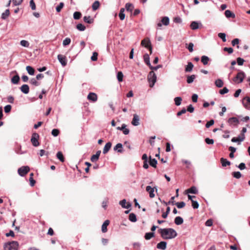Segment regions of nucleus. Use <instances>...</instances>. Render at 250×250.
I'll use <instances>...</instances> for the list:
<instances>
[{
	"label": "nucleus",
	"mask_w": 250,
	"mask_h": 250,
	"mask_svg": "<svg viewBox=\"0 0 250 250\" xmlns=\"http://www.w3.org/2000/svg\"><path fill=\"white\" fill-rule=\"evenodd\" d=\"M158 232L161 237L165 240L172 239L177 236V232L172 228L159 229Z\"/></svg>",
	"instance_id": "nucleus-1"
},
{
	"label": "nucleus",
	"mask_w": 250,
	"mask_h": 250,
	"mask_svg": "<svg viewBox=\"0 0 250 250\" xmlns=\"http://www.w3.org/2000/svg\"><path fill=\"white\" fill-rule=\"evenodd\" d=\"M19 243L17 241H12L6 243L4 246V250H17Z\"/></svg>",
	"instance_id": "nucleus-2"
},
{
	"label": "nucleus",
	"mask_w": 250,
	"mask_h": 250,
	"mask_svg": "<svg viewBox=\"0 0 250 250\" xmlns=\"http://www.w3.org/2000/svg\"><path fill=\"white\" fill-rule=\"evenodd\" d=\"M148 81L151 83L150 87H152L156 82L157 77L153 71H151L147 76Z\"/></svg>",
	"instance_id": "nucleus-3"
},
{
	"label": "nucleus",
	"mask_w": 250,
	"mask_h": 250,
	"mask_svg": "<svg viewBox=\"0 0 250 250\" xmlns=\"http://www.w3.org/2000/svg\"><path fill=\"white\" fill-rule=\"evenodd\" d=\"M39 138L40 136L38 133L35 132L32 134L31 138V142L34 146L37 147L40 145L39 142Z\"/></svg>",
	"instance_id": "nucleus-4"
},
{
	"label": "nucleus",
	"mask_w": 250,
	"mask_h": 250,
	"mask_svg": "<svg viewBox=\"0 0 250 250\" xmlns=\"http://www.w3.org/2000/svg\"><path fill=\"white\" fill-rule=\"evenodd\" d=\"M245 76L244 72L241 71L237 73V75L233 78V81L237 83H242Z\"/></svg>",
	"instance_id": "nucleus-5"
},
{
	"label": "nucleus",
	"mask_w": 250,
	"mask_h": 250,
	"mask_svg": "<svg viewBox=\"0 0 250 250\" xmlns=\"http://www.w3.org/2000/svg\"><path fill=\"white\" fill-rule=\"evenodd\" d=\"M141 45L145 46L146 48H148L150 52V54L152 53V47L151 46V42L148 38H146L143 40L141 42Z\"/></svg>",
	"instance_id": "nucleus-6"
},
{
	"label": "nucleus",
	"mask_w": 250,
	"mask_h": 250,
	"mask_svg": "<svg viewBox=\"0 0 250 250\" xmlns=\"http://www.w3.org/2000/svg\"><path fill=\"white\" fill-rule=\"evenodd\" d=\"M30 168L28 166H23L19 168L18 170V174L21 176H24L29 171Z\"/></svg>",
	"instance_id": "nucleus-7"
},
{
	"label": "nucleus",
	"mask_w": 250,
	"mask_h": 250,
	"mask_svg": "<svg viewBox=\"0 0 250 250\" xmlns=\"http://www.w3.org/2000/svg\"><path fill=\"white\" fill-rule=\"evenodd\" d=\"M228 122L229 125L233 126H237L240 123L238 117H231L228 119Z\"/></svg>",
	"instance_id": "nucleus-8"
},
{
	"label": "nucleus",
	"mask_w": 250,
	"mask_h": 250,
	"mask_svg": "<svg viewBox=\"0 0 250 250\" xmlns=\"http://www.w3.org/2000/svg\"><path fill=\"white\" fill-rule=\"evenodd\" d=\"M243 106L247 109H250V97L246 96L242 100Z\"/></svg>",
	"instance_id": "nucleus-9"
},
{
	"label": "nucleus",
	"mask_w": 250,
	"mask_h": 250,
	"mask_svg": "<svg viewBox=\"0 0 250 250\" xmlns=\"http://www.w3.org/2000/svg\"><path fill=\"white\" fill-rule=\"evenodd\" d=\"M169 24V19L168 17H164L162 18L161 21L157 23L158 27H161L162 24L167 26Z\"/></svg>",
	"instance_id": "nucleus-10"
},
{
	"label": "nucleus",
	"mask_w": 250,
	"mask_h": 250,
	"mask_svg": "<svg viewBox=\"0 0 250 250\" xmlns=\"http://www.w3.org/2000/svg\"><path fill=\"white\" fill-rule=\"evenodd\" d=\"M155 189H156V191H157V187H154V188H152L150 186H147L146 187V191H147L149 193V197L151 198L154 197V196H155V194L154 193Z\"/></svg>",
	"instance_id": "nucleus-11"
},
{
	"label": "nucleus",
	"mask_w": 250,
	"mask_h": 250,
	"mask_svg": "<svg viewBox=\"0 0 250 250\" xmlns=\"http://www.w3.org/2000/svg\"><path fill=\"white\" fill-rule=\"evenodd\" d=\"M202 24L201 22L196 21H192L190 24V27L191 29L195 30L198 29L200 27H201Z\"/></svg>",
	"instance_id": "nucleus-12"
},
{
	"label": "nucleus",
	"mask_w": 250,
	"mask_h": 250,
	"mask_svg": "<svg viewBox=\"0 0 250 250\" xmlns=\"http://www.w3.org/2000/svg\"><path fill=\"white\" fill-rule=\"evenodd\" d=\"M119 204L123 208L128 209L131 207V204L129 202L126 203L125 199H123L120 201Z\"/></svg>",
	"instance_id": "nucleus-13"
},
{
	"label": "nucleus",
	"mask_w": 250,
	"mask_h": 250,
	"mask_svg": "<svg viewBox=\"0 0 250 250\" xmlns=\"http://www.w3.org/2000/svg\"><path fill=\"white\" fill-rule=\"evenodd\" d=\"M87 99L89 101L95 102L97 101V95L95 93L90 92L87 96Z\"/></svg>",
	"instance_id": "nucleus-14"
},
{
	"label": "nucleus",
	"mask_w": 250,
	"mask_h": 250,
	"mask_svg": "<svg viewBox=\"0 0 250 250\" xmlns=\"http://www.w3.org/2000/svg\"><path fill=\"white\" fill-rule=\"evenodd\" d=\"M58 59L60 62L63 66H65L67 64V61L65 57L63 56L62 55H58Z\"/></svg>",
	"instance_id": "nucleus-15"
},
{
	"label": "nucleus",
	"mask_w": 250,
	"mask_h": 250,
	"mask_svg": "<svg viewBox=\"0 0 250 250\" xmlns=\"http://www.w3.org/2000/svg\"><path fill=\"white\" fill-rule=\"evenodd\" d=\"M140 118L137 114L133 115V118L132 121V124L134 126H137L140 125Z\"/></svg>",
	"instance_id": "nucleus-16"
},
{
	"label": "nucleus",
	"mask_w": 250,
	"mask_h": 250,
	"mask_svg": "<svg viewBox=\"0 0 250 250\" xmlns=\"http://www.w3.org/2000/svg\"><path fill=\"white\" fill-rule=\"evenodd\" d=\"M167 243L166 241H161L157 244V248L159 250H165L167 248Z\"/></svg>",
	"instance_id": "nucleus-17"
},
{
	"label": "nucleus",
	"mask_w": 250,
	"mask_h": 250,
	"mask_svg": "<svg viewBox=\"0 0 250 250\" xmlns=\"http://www.w3.org/2000/svg\"><path fill=\"white\" fill-rule=\"evenodd\" d=\"M117 129L118 130H122L125 135H127L129 133V129L126 128V125L124 124H123L121 127H117Z\"/></svg>",
	"instance_id": "nucleus-18"
},
{
	"label": "nucleus",
	"mask_w": 250,
	"mask_h": 250,
	"mask_svg": "<svg viewBox=\"0 0 250 250\" xmlns=\"http://www.w3.org/2000/svg\"><path fill=\"white\" fill-rule=\"evenodd\" d=\"M20 89L21 91L25 94H27L29 92V87L27 84H23L21 87Z\"/></svg>",
	"instance_id": "nucleus-19"
},
{
	"label": "nucleus",
	"mask_w": 250,
	"mask_h": 250,
	"mask_svg": "<svg viewBox=\"0 0 250 250\" xmlns=\"http://www.w3.org/2000/svg\"><path fill=\"white\" fill-rule=\"evenodd\" d=\"M111 146H112V144L111 142L107 143L104 146V148L103 151V153L104 154H106L108 152L109 149H110Z\"/></svg>",
	"instance_id": "nucleus-20"
},
{
	"label": "nucleus",
	"mask_w": 250,
	"mask_h": 250,
	"mask_svg": "<svg viewBox=\"0 0 250 250\" xmlns=\"http://www.w3.org/2000/svg\"><path fill=\"white\" fill-rule=\"evenodd\" d=\"M109 221L108 220H105L104 222V223L102 226V231L103 232H106L107 231V226L109 225Z\"/></svg>",
	"instance_id": "nucleus-21"
},
{
	"label": "nucleus",
	"mask_w": 250,
	"mask_h": 250,
	"mask_svg": "<svg viewBox=\"0 0 250 250\" xmlns=\"http://www.w3.org/2000/svg\"><path fill=\"white\" fill-rule=\"evenodd\" d=\"M184 222L183 219L180 216H177L174 219V223L177 225H180Z\"/></svg>",
	"instance_id": "nucleus-22"
},
{
	"label": "nucleus",
	"mask_w": 250,
	"mask_h": 250,
	"mask_svg": "<svg viewBox=\"0 0 250 250\" xmlns=\"http://www.w3.org/2000/svg\"><path fill=\"white\" fill-rule=\"evenodd\" d=\"M193 64L191 62H188V65L186 66L185 68V71L186 72H190L192 71L193 68Z\"/></svg>",
	"instance_id": "nucleus-23"
},
{
	"label": "nucleus",
	"mask_w": 250,
	"mask_h": 250,
	"mask_svg": "<svg viewBox=\"0 0 250 250\" xmlns=\"http://www.w3.org/2000/svg\"><path fill=\"white\" fill-rule=\"evenodd\" d=\"M123 147V145L121 143L117 144L114 147V150H117L118 152L122 153L123 152V149H122Z\"/></svg>",
	"instance_id": "nucleus-24"
},
{
	"label": "nucleus",
	"mask_w": 250,
	"mask_h": 250,
	"mask_svg": "<svg viewBox=\"0 0 250 250\" xmlns=\"http://www.w3.org/2000/svg\"><path fill=\"white\" fill-rule=\"evenodd\" d=\"M144 60L145 62L149 66H151V63L149 61V56L147 53L144 55Z\"/></svg>",
	"instance_id": "nucleus-25"
},
{
	"label": "nucleus",
	"mask_w": 250,
	"mask_h": 250,
	"mask_svg": "<svg viewBox=\"0 0 250 250\" xmlns=\"http://www.w3.org/2000/svg\"><path fill=\"white\" fill-rule=\"evenodd\" d=\"M220 161L223 167H226L230 165V162L224 158H221Z\"/></svg>",
	"instance_id": "nucleus-26"
},
{
	"label": "nucleus",
	"mask_w": 250,
	"mask_h": 250,
	"mask_svg": "<svg viewBox=\"0 0 250 250\" xmlns=\"http://www.w3.org/2000/svg\"><path fill=\"white\" fill-rule=\"evenodd\" d=\"M20 81V77L17 74L13 76L11 79V82L13 84H18Z\"/></svg>",
	"instance_id": "nucleus-27"
},
{
	"label": "nucleus",
	"mask_w": 250,
	"mask_h": 250,
	"mask_svg": "<svg viewBox=\"0 0 250 250\" xmlns=\"http://www.w3.org/2000/svg\"><path fill=\"white\" fill-rule=\"evenodd\" d=\"M225 15L226 17L228 18L235 17V15L231 11L229 10H227L225 12Z\"/></svg>",
	"instance_id": "nucleus-28"
},
{
	"label": "nucleus",
	"mask_w": 250,
	"mask_h": 250,
	"mask_svg": "<svg viewBox=\"0 0 250 250\" xmlns=\"http://www.w3.org/2000/svg\"><path fill=\"white\" fill-rule=\"evenodd\" d=\"M188 193H192V194H197L198 193V190L195 187H192L190 188H188L187 190Z\"/></svg>",
	"instance_id": "nucleus-29"
},
{
	"label": "nucleus",
	"mask_w": 250,
	"mask_h": 250,
	"mask_svg": "<svg viewBox=\"0 0 250 250\" xmlns=\"http://www.w3.org/2000/svg\"><path fill=\"white\" fill-rule=\"evenodd\" d=\"M215 84L217 87L221 88L223 86L224 83L221 79H218L215 81Z\"/></svg>",
	"instance_id": "nucleus-30"
},
{
	"label": "nucleus",
	"mask_w": 250,
	"mask_h": 250,
	"mask_svg": "<svg viewBox=\"0 0 250 250\" xmlns=\"http://www.w3.org/2000/svg\"><path fill=\"white\" fill-rule=\"evenodd\" d=\"M201 60L204 65H207L208 63L209 58L207 56H202Z\"/></svg>",
	"instance_id": "nucleus-31"
},
{
	"label": "nucleus",
	"mask_w": 250,
	"mask_h": 250,
	"mask_svg": "<svg viewBox=\"0 0 250 250\" xmlns=\"http://www.w3.org/2000/svg\"><path fill=\"white\" fill-rule=\"evenodd\" d=\"M125 8L127 11L132 12L134 9V6L130 3H127L125 4Z\"/></svg>",
	"instance_id": "nucleus-32"
},
{
	"label": "nucleus",
	"mask_w": 250,
	"mask_h": 250,
	"mask_svg": "<svg viewBox=\"0 0 250 250\" xmlns=\"http://www.w3.org/2000/svg\"><path fill=\"white\" fill-rule=\"evenodd\" d=\"M242 137H239L238 138L233 137L231 139V141L233 142H241L244 140V134L242 135Z\"/></svg>",
	"instance_id": "nucleus-33"
},
{
	"label": "nucleus",
	"mask_w": 250,
	"mask_h": 250,
	"mask_svg": "<svg viewBox=\"0 0 250 250\" xmlns=\"http://www.w3.org/2000/svg\"><path fill=\"white\" fill-rule=\"evenodd\" d=\"M10 15V11L9 9H6L4 12L1 14V19L3 20L6 19Z\"/></svg>",
	"instance_id": "nucleus-34"
},
{
	"label": "nucleus",
	"mask_w": 250,
	"mask_h": 250,
	"mask_svg": "<svg viewBox=\"0 0 250 250\" xmlns=\"http://www.w3.org/2000/svg\"><path fill=\"white\" fill-rule=\"evenodd\" d=\"M195 78H196V75H195L188 76L187 77V82L188 83H191L194 81V80Z\"/></svg>",
	"instance_id": "nucleus-35"
},
{
	"label": "nucleus",
	"mask_w": 250,
	"mask_h": 250,
	"mask_svg": "<svg viewBox=\"0 0 250 250\" xmlns=\"http://www.w3.org/2000/svg\"><path fill=\"white\" fill-rule=\"evenodd\" d=\"M128 219L129 221L132 222H135L137 221L136 216L134 213H131L129 215Z\"/></svg>",
	"instance_id": "nucleus-36"
},
{
	"label": "nucleus",
	"mask_w": 250,
	"mask_h": 250,
	"mask_svg": "<svg viewBox=\"0 0 250 250\" xmlns=\"http://www.w3.org/2000/svg\"><path fill=\"white\" fill-rule=\"evenodd\" d=\"M83 21L87 23H92L93 22V19L91 18L90 16H84L83 17Z\"/></svg>",
	"instance_id": "nucleus-37"
},
{
	"label": "nucleus",
	"mask_w": 250,
	"mask_h": 250,
	"mask_svg": "<svg viewBox=\"0 0 250 250\" xmlns=\"http://www.w3.org/2000/svg\"><path fill=\"white\" fill-rule=\"evenodd\" d=\"M56 156L61 162H63L64 161V158L62 152H58Z\"/></svg>",
	"instance_id": "nucleus-38"
},
{
	"label": "nucleus",
	"mask_w": 250,
	"mask_h": 250,
	"mask_svg": "<svg viewBox=\"0 0 250 250\" xmlns=\"http://www.w3.org/2000/svg\"><path fill=\"white\" fill-rule=\"evenodd\" d=\"M174 197L173 196V197H171V198H170V201L169 200H168V202H165V201H162L161 200V199L159 198V200L163 203H164L165 205H166V206L168 205H169V204H172V205H174Z\"/></svg>",
	"instance_id": "nucleus-39"
},
{
	"label": "nucleus",
	"mask_w": 250,
	"mask_h": 250,
	"mask_svg": "<svg viewBox=\"0 0 250 250\" xmlns=\"http://www.w3.org/2000/svg\"><path fill=\"white\" fill-rule=\"evenodd\" d=\"M100 6V2L99 1L96 0L93 2L92 5V8L93 10L95 11L99 8Z\"/></svg>",
	"instance_id": "nucleus-40"
},
{
	"label": "nucleus",
	"mask_w": 250,
	"mask_h": 250,
	"mask_svg": "<svg viewBox=\"0 0 250 250\" xmlns=\"http://www.w3.org/2000/svg\"><path fill=\"white\" fill-rule=\"evenodd\" d=\"M154 232H146L145 235V238L146 240H149L151 238L154 237Z\"/></svg>",
	"instance_id": "nucleus-41"
},
{
	"label": "nucleus",
	"mask_w": 250,
	"mask_h": 250,
	"mask_svg": "<svg viewBox=\"0 0 250 250\" xmlns=\"http://www.w3.org/2000/svg\"><path fill=\"white\" fill-rule=\"evenodd\" d=\"M157 164V161L155 159H151V157H150L149 165L151 167H156Z\"/></svg>",
	"instance_id": "nucleus-42"
},
{
	"label": "nucleus",
	"mask_w": 250,
	"mask_h": 250,
	"mask_svg": "<svg viewBox=\"0 0 250 250\" xmlns=\"http://www.w3.org/2000/svg\"><path fill=\"white\" fill-rule=\"evenodd\" d=\"M26 69L28 72V74L30 75H33L34 74L35 70L33 67L30 66H26Z\"/></svg>",
	"instance_id": "nucleus-43"
},
{
	"label": "nucleus",
	"mask_w": 250,
	"mask_h": 250,
	"mask_svg": "<svg viewBox=\"0 0 250 250\" xmlns=\"http://www.w3.org/2000/svg\"><path fill=\"white\" fill-rule=\"evenodd\" d=\"M174 100L175 104L177 106H179L181 104V102L182 101V99L180 97H177L174 98Z\"/></svg>",
	"instance_id": "nucleus-44"
},
{
	"label": "nucleus",
	"mask_w": 250,
	"mask_h": 250,
	"mask_svg": "<svg viewBox=\"0 0 250 250\" xmlns=\"http://www.w3.org/2000/svg\"><path fill=\"white\" fill-rule=\"evenodd\" d=\"M238 119H239V123L241 121L243 122H247L250 120V117L248 116H247L245 117H243L241 116H238Z\"/></svg>",
	"instance_id": "nucleus-45"
},
{
	"label": "nucleus",
	"mask_w": 250,
	"mask_h": 250,
	"mask_svg": "<svg viewBox=\"0 0 250 250\" xmlns=\"http://www.w3.org/2000/svg\"><path fill=\"white\" fill-rule=\"evenodd\" d=\"M123 77H124L123 74L121 71H119L117 73V78L118 81L119 82H121L123 81Z\"/></svg>",
	"instance_id": "nucleus-46"
},
{
	"label": "nucleus",
	"mask_w": 250,
	"mask_h": 250,
	"mask_svg": "<svg viewBox=\"0 0 250 250\" xmlns=\"http://www.w3.org/2000/svg\"><path fill=\"white\" fill-rule=\"evenodd\" d=\"M170 207H167V209H166V211L165 212H163V213L162 214V217L164 218V219H166L167 218V215L170 212Z\"/></svg>",
	"instance_id": "nucleus-47"
},
{
	"label": "nucleus",
	"mask_w": 250,
	"mask_h": 250,
	"mask_svg": "<svg viewBox=\"0 0 250 250\" xmlns=\"http://www.w3.org/2000/svg\"><path fill=\"white\" fill-rule=\"evenodd\" d=\"M82 16V14L80 12H75L73 14V18L75 20H79L81 18Z\"/></svg>",
	"instance_id": "nucleus-48"
},
{
	"label": "nucleus",
	"mask_w": 250,
	"mask_h": 250,
	"mask_svg": "<svg viewBox=\"0 0 250 250\" xmlns=\"http://www.w3.org/2000/svg\"><path fill=\"white\" fill-rule=\"evenodd\" d=\"M77 29L81 31H83L85 29V27L82 23H78L76 26Z\"/></svg>",
	"instance_id": "nucleus-49"
},
{
	"label": "nucleus",
	"mask_w": 250,
	"mask_h": 250,
	"mask_svg": "<svg viewBox=\"0 0 250 250\" xmlns=\"http://www.w3.org/2000/svg\"><path fill=\"white\" fill-rule=\"evenodd\" d=\"M232 175L233 176V177L236 179L240 178L242 176L241 173L239 171L233 172H232Z\"/></svg>",
	"instance_id": "nucleus-50"
},
{
	"label": "nucleus",
	"mask_w": 250,
	"mask_h": 250,
	"mask_svg": "<svg viewBox=\"0 0 250 250\" xmlns=\"http://www.w3.org/2000/svg\"><path fill=\"white\" fill-rule=\"evenodd\" d=\"M20 44L25 47H28L29 46V43L28 41L25 40H21L20 42Z\"/></svg>",
	"instance_id": "nucleus-51"
},
{
	"label": "nucleus",
	"mask_w": 250,
	"mask_h": 250,
	"mask_svg": "<svg viewBox=\"0 0 250 250\" xmlns=\"http://www.w3.org/2000/svg\"><path fill=\"white\" fill-rule=\"evenodd\" d=\"M218 37L221 38L223 42H226V35L224 33H219L218 34Z\"/></svg>",
	"instance_id": "nucleus-52"
},
{
	"label": "nucleus",
	"mask_w": 250,
	"mask_h": 250,
	"mask_svg": "<svg viewBox=\"0 0 250 250\" xmlns=\"http://www.w3.org/2000/svg\"><path fill=\"white\" fill-rule=\"evenodd\" d=\"M174 205H176L178 208H181L185 206L186 204L184 202H180L174 203Z\"/></svg>",
	"instance_id": "nucleus-53"
},
{
	"label": "nucleus",
	"mask_w": 250,
	"mask_h": 250,
	"mask_svg": "<svg viewBox=\"0 0 250 250\" xmlns=\"http://www.w3.org/2000/svg\"><path fill=\"white\" fill-rule=\"evenodd\" d=\"M30 83L33 85H35V86H38L40 85V83L37 82V79L35 78H32L30 80Z\"/></svg>",
	"instance_id": "nucleus-54"
},
{
	"label": "nucleus",
	"mask_w": 250,
	"mask_h": 250,
	"mask_svg": "<svg viewBox=\"0 0 250 250\" xmlns=\"http://www.w3.org/2000/svg\"><path fill=\"white\" fill-rule=\"evenodd\" d=\"M71 42V39L69 38H65L62 42V44L63 46H66L69 45Z\"/></svg>",
	"instance_id": "nucleus-55"
},
{
	"label": "nucleus",
	"mask_w": 250,
	"mask_h": 250,
	"mask_svg": "<svg viewBox=\"0 0 250 250\" xmlns=\"http://www.w3.org/2000/svg\"><path fill=\"white\" fill-rule=\"evenodd\" d=\"M64 6V3L62 2H61L59 3V4L56 7V10L57 12H60Z\"/></svg>",
	"instance_id": "nucleus-56"
},
{
	"label": "nucleus",
	"mask_w": 250,
	"mask_h": 250,
	"mask_svg": "<svg viewBox=\"0 0 250 250\" xmlns=\"http://www.w3.org/2000/svg\"><path fill=\"white\" fill-rule=\"evenodd\" d=\"M60 131L58 129H53L51 131L52 135L54 137H57L59 134Z\"/></svg>",
	"instance_id": "nucleus-57"
},
{
	"label": "nucleus",
	"mask_w": 250,
	"mask_h": 250,
	"mask_svg": "<svg viewBox=\"0 0 250 250\" xmlns=\"http://www.w3.org/2000/svg\"><path fill=\"white\" fill-rule=\"evenodd\" d=\"M133 248L136 249V250H140L141 244L138 242L134 243L133 244Z\"/></svg>",
	"instance_id": "nucleus-58"
},
{
	"label": "nucleus",
	"mask_w": 250,
	"mask_h": 250,
	"mask_svg": "<svg viewBox=\"0 0 250 250\" xmlns=\"http://www.w3.org/2000/svg\"><path fill=\"white\" fill-rule=\"evenodd\" d=\"M191 202H192V207L193 208L196 209L199 208V205L197 201H194V200H191Z\"/></svg>",
	"instance_id": "nucleus-59"
},
{
	"label": "nucleus",
	"mask_w": 250,
	"mask_h": 250,
	"mask_svg": "<svg viewBox=\"0 0 250 250\" xmlns=\"http://www.w3.org/2000/svg\"><path fill=\"white\" fill-rule=\"evenodd\" d=\"M98 55V54L97 52H93L92 56L91 57V60L92 61H96L98 59L97 58Z\"/></svg>",
	"instance_id": "nucleus-60"
},
{
	"label": "nucleus",
	"mask_w": 250,
	"mask_h": 250,
	"mask_svg": "<svg viewBox=\"0 0 250 250\" xmlns=\"http://www.w3.org/2000/svg\"><path fill=\"white\" fill-rule=\"evenodd\" d=\"M229 92V89L226 87H224L222 89L220 90L219 93L220 94H225Z\"/></svg>",
	"instance_id": "nucleus-61"
},
{
	"label": "nucleus",
	"mask_w": 250,
	"mask_h": 250,
	"mask_svg": "<svg viewBox=\"0 0 250 250\" xmlns=\"http://www.w3.org/2000/svg\"><path fill=\"white\" fill-rule=\"evenodd\" d=\"M4 109L5 113H9L11 110V106L10 104L6 105Z\"/></svg>",
	"instance_id": "nucleus-62"
},
{
	"label": "nucleus",
	"mask_w": 250,
	"mask_h": 250,
	"mask_svg": "<svg viewBox=\"0 0 250 250\" xmlns=\"http://www.w3.org/2000/svg\"><path fill=\"white\" fill-rule=\"evenodd\" d=\"M214 123V121L213 120H210L208 122L206 125V127L207 128H209L210 126L212 125Z\"/></svg>",
	"instance_id": "nucleus-63"
},
{
	"label": "nucleus",
	"mask_w": 250,
	"mask_h": 250,
	"mask_svg": "<svg viewBox=\"0 0 250 250\" xmlns=\"http://www.w3.org/2000/svg\"><path fill=\"white\" fill-rule=\"evenodd\" d=\"M205 142L208 145H212L214 143V140L212 139L207 138L205 139Z\"/></svg>",
	"instance_id": "nucleus-64"
}]
</instances>
